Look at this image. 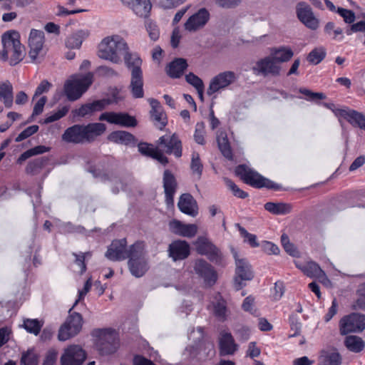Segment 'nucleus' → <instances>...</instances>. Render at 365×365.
<instances>
[{"instance_id":"17","label":"nucleus","mask_w":365,"mask_h":365,"mask_svg":"<svg viewBox=\"0 0 365 365\" xmlns=\"http://www.w3.org/2000/svg\"><path fill=\"white\" fill-rule=\"evenodd\" d=\"M112 101L109 98H103L83 104L79 108L72 111L73 117L86 118L93 115L96 112L104 110Z\"/></svg>"},{"instance_id":"3","label":"nucleus","mask_w":365,"mask_h":365,"mask_svg":"<svg viewBox=\"0 0 365 365\" xmlns=\"http://www.w3.org/2000/svg\"><path fill=\"white\" fill-rule=\"evenodd\" d=\"M126 49L128 44L120 36H107L98 45V55L102 59L120 63Z\"/></svg>"},{"instance_id":"42","label":"nucleus","mask_w":365,"mask_h":365,"mask_svg":"<svg viewBox=\"0 0 365 365\" xmlns=\"http://www.w3.org/2000/svg\"><path fill=\"white\" fill-rule=\"evenodd\" d=\"M264 209L274 215H286L291 212L292 206L284 202H268L264 205Z\"/></svg>"},{"instance_id":"11","label":"nucleus","mask_w":365,"mask_h":365,"mask_svg":"<svg viewBox=\"0 0 365 365\" xmlns=\"http://www.w3.org/2000/svg\"><path fill=\"white\" fill-rule=\"evenodd\" d=\"M135 250L133 245L127 249V241L125 238L113 240L106 252V257L112 261H121L130 258Z\"/></svg>"},{"instance_id":"1","label":"nucleus","mask_w":365,"mask_h":365,"mask_svg":"<svg viewBox=\"0 0 365 365\" xmlns=\"http://www.w3.org/2000/svg\"><path fill=\"white\" fill-rule=\"evenodd\" d=\"M106 130V126L102 123L76 124L66 129L62 135V140L68 143H90L103 134Z\"/></svg>"},{"instance_id":"39","label":"nucleus","mask_w":365,"mask_h":365,"mask_svg":"<svg viewBox=\"0 0 365 365\" xmlns=\"http://www.w3.org/2000/svg\"><path fill=\"white\" fill-rule=\"evenodd\" d=\"M89 35V32L86 30H79L68 36L66 41V46L69 48H79L83 41Z\"/></svg>"},{"instance_id":"40","label":"nucleus","mask_w":365,"mask_h":365,"mask_svg":"<svg viewBox=\"0 0 365 365\" xmlns=\"http://www.w3.org/2000/svg\"><path fill=\"white\" fill-rule=\"evenodd\" d=\"M341 356L335 351H325L321 352L319 358V365H340Z\"/></svg>"},{"instance_id":"38","label":"nucleus","mask_w":365,"mask_h":365,"mask_svg":"<svg viewBox=\"0 0 365 365\" xmlns=\"http://www.w3.org/2000/svg\"><path fill=\"white\" fill-rule=\"evenodd\" d=\"M307 276L309 277L321 278L325 276L324 272L321 269L318 264L314 262H308L304 265L296 264Z\"/></svg>"},{"instance_id":"12","label":"nucleus","mask_w":365,"mask_h":365,"mask_svg":"<svg viewBox=\"0 0 365 365\" xmlns=\"http://www.w3.org/2000/svg\"><path fill=\"white\" fill-rule=\"evenodd\" d=\"M195 273L202 278L207 286H212L217 279V273L215 268L204 259H197L193 264Z\"/></svg>"},{"instance_id":"15","label":"nucleus","mask_w":365,"mask_h":365,"mask_svg":"<svg viewBox=\"0 0 365 365\" xmlns=\"http://www.w3.org/2000/svg\"><path fill=\"white\" fill-rule=\"evenodd\" d=\"M298 19L308 29L316 30L319 25V19L314 16L311 6L305 2H299L296 6Z\"/></svg>"},{"instance_id":"5","label":"nucleus","mask_w":365,"mask_h":365,"mask_svg":"<svg viewBox=\"0 0 365 365\" xmlns=\"http://www.w3.org/2000/svg\"><path fill=\"white\" fill-rule=\"evenodd\" d=\"M93 335L97 337L96 346L101 355L113 354L118 349L119 341L114 330L98 329L93 331Z\"/></svg>"},{"instance_id":"8","label":"nucleus","mask_w":365,"mask_h":365,"mask_svg":"<svg viewBox=\"0 0 365 365\" xmlns=\"http://www.w3.org/2000/svg\"><path fill=\"white\" fill-rule=\"evenodd\" d=\"M231 253L235 262V274L234 286L237 290L241 289L245 284L243 281H250L254 277V274L249 262L245 258H240L237 251L231 247Z\"/></svg>"},{"instance_id":"54","label":"nucleus","mask_w":365,"mask_h":365,"mask_svg":"<svg viewBox=\"0 0 365 365\" xmlns=\"http://www.w3.org/2000/svg\"><path fill=\"white\" fill-rule=\"evenodd\" d=\"M145 28L152 41H155L159 38L160 31L158 26L154 22L150 21H146Z\"/></svg>"},{"instance_id":"35","label":"nucleus","mask_w":365,"mask_h":365,"mask_svg":"<svg viewBox=\"0 0 365 365\" xmlns=\"http://www.w3.org/2000/svg\"><path fill=\"white\" fill-rule=\"evenodd\" d=\"M108 139L115 143L130 145L135 143V136L129 132L124 130L113 131L109 134Z\"/></svg>"},{"instance_id":"55","label":"nucleus","mask_w":365,"mask_h":365,"mask_svg":"<svg viewBox=\"0 0 365 365\" xmlns=\"http://www.w3.org/2000/svg\"><path fill=\"white\" fill-rule=\"evenodd\" d=\"M69 107L67 106H63L61 109H59L58 111L55 112L53 114L48 116L44 119V123L48 124L51 123H53L54 121H56L63 116H65L67 113L68 112Z\"/></svg>"},{"instance_id":"64","label":"nucleus","mask_w":365,"mask_h":365,"mask_svg":"<svg viewBox=\"0 0 365 365\" xmlns=\"http://www.w3.org/2000/svg\"><path fill=\"white\" fill-rule=\"evenodd\" d=\"M262 248L268 255H277L279 252V247L271 242L264 241L262 242Z\"/></svg>"},{"instance_id":"14","label":"nucleus","mask_w":365,"mask_h":365,"mask_svg":"<svg viewBox=\"0 0 365 365\" xmlns=\"http://www.w3.org/2000/svg\"><path fill=\"white\" fill-rule=\"evenodd\" d=\"M86 357V353L81 346L71 345L61 356V365H82Z\"/></svg>"},{"instance_id":"57","label":"nucleus","mask_w":365,"mask_h":365,"mask_svg":"<svg viewBox=\"0 0 365 365\" xmlns=\"http://www.w3.org/2000/svg\"><path fill=\"white\" fill-rule=\"evenodd\" d=\"M336 12L344 19L346 24H352L356 19L355 13L346 9L339 7Z\"/></svg>"},{"instance_id":"6","label":"nucleus","mask_w":365,"mask_h":365,"mask_svg":"<svg viewBox=\"0 0 365 365\" xmlns=\"http://www.w3.org/2000/svg\"><path fill=\"white\" fill-rule=\"evenodd\" d=\"M235 172L246 184L254 187H267L274 190H278L280 188L279 185L262 176L257 172L247 168L245 165H238L236 168Z\"/></svg>"},{"instance_id":"36","label":"nucleus","mask_w":365,"mask_h":365,"mask_svg":"<svg viewBox=\"0 0 365 365\" xmlns=\"http://www.w3.org/2000/svg\"><path fill=\"white\" fill-rule=\"evenodd\" d=\"M0 101L6 108H9L13 105V86L9 81L0 83Z\"/></svg>"},{"instance_id":"34","label":"nucleus","mask_w":365,"mask_h":365,"mask_svg":"<svg viewBox=\"0 0 365 365\" xmlns=\"http://www.w3.org/2000/svg\"><path fill=\"white\" fill-rule=\"evenodd\" d=\"M293 56L294 52L289 47L286 46L272 48L270 52V56L278 64L289 61Z\"/></svg>"},{"instance_id":"24","label":"nucleus","mask_w":365,"mask_h":365,"mask_svg":"<svg viewBox=\"0 0 365 365\" xmlns=\"http://www.w3.org/2000/svg\"><path fill=\"white\" fill-rule=\"evenodd\" d=\"M163 182L165 203L168 206L173 205L174 202V195L176 192L178 183L175 177L169 170H165L164 171Z\"/></svg>"},{"instance_id":"19","label":"nucleus","mask_w":365,"mask_h":365,"mask_svg":"<svg viewBox=\"0 0 365 365\" xmlns=\"http://www.w3.org/2000/svg\"><path fill=\"white\" fill-rule=\"evenodd\" d=\"M236 79V74L233 71H229L219 73L211 80L207 90V94L212 96L220 89H223L234 83Z\"/></svg>"},{"instance_id":"58","label":"nucleus","mask_w":365,"mask_h":365,"mask_svg":"<svg viewBox=\"0 0 365 365\" xmlns=\"http://www.w3.org/2000/svg\"><path fill=\"white\" fill-rule=\"evenodd\" d=\"M239 231L242 237H244L247 242L252 247H257L259 246V243L257 242V237L256 235L249 233L244 227H241L239 224L237 225Z\"/></svg>"},{"instance_id":"21","label":"nucleus","mask_w":365,"mask_h":365,"mask_svg":"<svg viewBox=\"0 0 365 365\" xmlns=\"http://www.w3.org/2000/svg\"><path fill=\"white\" fill-rule=\"evenodd\" d=\"M168 252L169 257L174 262L184 260L190 254V247L186 241L178 240L169 245Z\"/></svg>"},{"instance_id":"49","label":"nucleus","mask_w":365,"mask_h":365,"mask_svg":"<svg viewBox=\"0 0 365 365\" xmlns=\"http://www.w3.org/2000/svg\"><path fill=\"white\" fill-rule=\"evenodd\" d=\"M122 56H123L125 65L130 71L134 69L138 65L139 68H141L142 61L140 58L137 54L130 53L128 51V48L125 50V53Z\"/></svg>"},{"instance_id":"20","label":"nucleus","mask_w":365,"mask_h":365,"mask_svg":"<svg viewBox=\"0 0 365 365\" xmlns=\"http://www.w3.org/2000/svg\"><path fill=\"white\" fill-rule=\"evenodd\" d=\"M44 33L42 31L31 29L29 38L30 50L29 56L33 62L36 61L43 49Z\"/></svg>"},{"instance_id":"13","label":"nucleus","mask_w":365,"mask_h":365,"mask_svg":"<svg viewBox=\"0 0 365 365\" xmlns=\"http://www.w3.org/2000/svg\"><path fill=\"white\" fill-rule=\"evenodd\" d=\"M158 148L166 154H173L176 158L182 156V142L176 133L173 135H165L159 138L156 141Z\"/></svg>"},{"instance_id":"53","label":"nucleus","mask_w":365,"mask_h":365,"mask_svg":"<svg viewBox=\"0 0 365 365\" xmlns=\"http://www.w3.org/2000/svg\"><path fill=\"white\" fill-rule=\"evenodd\" d=\"M357 295L358 299L353 304V309L365 310V282L359 286Z\"/></svg>"},{"instance_id":"33","label":"nucleus","mask_w":365,"mask_h":365,"mask_svg":"<svg viewBox=\"0 0 365 365\" xmlns=\"http://www.w3.org/2000/svg\"><path fill=\"white\" fill-rule=\"evenodd\" d=\"M214 315L220 322L227 320L229 315V309L227 307V302L222 298L220 293L216 294L212 302Z\"/></svg>"},{"instance_id":"28","label":"nucleus","mask_w":365,"mask_h":365,"mask_svg":"<svg viewBox=\"0 0 365 365\" xmlns=\"http://www.w3.org/2000/svg\"><path fill=\"white\" fill-rule=\"evenodd\" d=\"M149 103L151 106L150 111V116L155 125L162 130L168 123L166 115L163 111L160 102L155 98H149Z\"/></svg>"},{"instance_id":"47","label":"nucleus","mask_w":365,"mask_h":365,"mask_svg":"<svg viewBox=\"0 0 365 365\" xmlns=\"http://www.w3.org/2000/svg\"><path fill=\"white\" fill-rule=\"evenodd\" d=\"M208 260L217 267H225L227 264V259L225 255L217 247L207 257Z\"/></svg>"},{"instance_id":"9","label":"nucleus","mask_w":365,"mask_h":365,"mask_svg":"<svg viewBox=\"0 0 365 365\" xmlns=\"http://www.w3.org/2000/svg\"><path fill=\"white\" fill-rule=\"evenodd\" d=\"M133 249L135 250L134 252L128 259V268L132 274L135 277H143L148 269L147 260L143 255V242H137L133 245Z\"/></svg>"},{"instance_id":"16","label":"nucleus","mask_w":365,"mask_h":365,"mask_svg":"<svg viewBox=\"0 0 365 365\" xmlns=\"http://www.w3.org/2000/svg\"><path fill=\"white\" fill-rule=\"evenodd\" d=\"M252 69L257 75L278 76L282 68L269 55L257 61Z\"/></svg>"},{"instance_id":"25","label":"nucleus","mask_w":365,"mask_h":365,"mask_svg":"<svg viewBox=\"0 0 365 365\" xmlns=\"http://www.w3.org/2000/svg\"><path fill=\"white\" fill-rule=\"evenodd\" d=\"M138 151L145 156L156 160L163 165L168 163V158L162 153L158 146L155 147L153 144L148 143H140L138 145Z\"/></svg>"},{"instance_id":"23","label":"nucleus","mask_w":365,"mask_h":365,"mask_svg":"<svg viewBox=\"0 0 365 365\" xmlns=\"http://www.w3.org/2000/svg\"><path fill=\"white\" fill-rule=\"evenodd\" d=\"M129 88L133 98H141L143 97V71L138 65L131 70Z\"/></svg>"},{"instance_id":"48","label":"nucleus","mask_w":365,"mask_h":365,"mask_svg":"<svg viewBox=\"0 0 365 365\" xmlns=\"http://www.w3.org/2000/svg\"><path fill=\"white\" fill-rule=\"evenodd\" d=\"M43 323L37 319H26L24 320V328L29 333L37 336L42 328Z\"/></svg>"},{"instance_id":"10","label":"nucleus","mask_w":365,"mask_h":365,"mask_svg":"<svg viewBox=\"0 0 365 365\" xmlns=\"http://www.w3.org/2000/svg\"><path fill=\"white\" fill-rule=\"evenodd\" d=\"M365 329V314L352 313L340 321V333L346 335L351 332H361Z\"/></svg>"},{"instance_id":"59","label":"nucleus","mask_w":365,"mask_h":365,"mask_svg":"<svg viewBox=\"0 0 365 365\" xmlns=\"http://www.w3.org/2000/svg\"><path fill=\"white\" fill-rule=\"evenodd\" d=\"M39 127L36 125H31L24 129L19 135L16 138V142H21L24 139L30 137L33 134L36 133L38 130Z\"/></svg>"},{"instance_id":"45","label":"nucleus","mask_w":365,"mask_h":365,"mask_svg":"<svg viewBox=\"0 0 365 365\" xmlns=\"http://www.w3.org/2000/svg\"><path fill=\"white\" fill-rule=\"evenodd\" d=\"M327 51L324 47H317L310 51L307 56V61L314 65L321 63L326 57Z\"/></svg>"},{"instance_id":"60","label":"nucleus","mask_w":365,"mask_h":365,"mask_svg":"<svg viewBox=\"0 0 365 365\" xmlns=\"http://www.w3.org/2000/svg\"><path fill=\"white\" fill-rule=\"evenodd\" d=\"M299 93L307 96V100L308 101H315L318 99H324L326 98L325 95L322 93H314L312 91L301 88L299 90Z\"/></svg>"},{"instance_id":"43","label":"nucleus","mask_w":365,"mask_h":365,"mask_svg":"<svg viewBox=\"0 0 365 365\" xmlns=\"http://www.w3.org/2000/svg\"><path fill=\"white\" fill-rule=\"evenodd\" d=\"M48 160L46 157H40L29 161L26 168V173L32 175L38 174Z\"/></svg>"},{"instance_id":"56","label":"nucleus","mask_w":365,"mask_h":365,"mask_svg":"<svg viewBox=\"0 0 365 365\" xmlns=\"http://www.w3.org/2000/svg\"><path fill=\"white\" fill-rule=\"evenodd\" d=\"M205 126L203 123H197L195 126V130L194 134L195 141L200 145H204L205 140L204 138L205 135Z\"/></svg>"},{"instance_id":"4","label":"nucleus","mask_w":365,"mask_h":365,"mask_svg":"<svg viewBox=\"0 0 365 365\" xmlns=\"http://www.w3.org/2000/svg\"><path fill=\"white\" fill-rule=\"evenodd\" d=\"M93 74L91 72L82 76H73L64 85V91L69 101H74L81 97L92 84Z\"/></svg>"},{"instance_id":"31","label":"nucleus","mask_w":365,"mask_h":365,"mask_svg":"<svg viewBox=\"0 0 365 365\" xmlns=\"http://www.w3.org/2000/svg\"><path fill=\"white\" fill-rule=\"evenodd\" d=\"M187 60L182 58H175L165 67L167 75L171 78H180L187 68Z\"/></svg>"},{"instance_id":"61","label":"nucleus","mask_w":365,"mask_h":365,"mask_svg":"<svg viewBox=\"0 0 365 365\" xmlns=\"http://www.w3.org/2000/svg\"><path fill=\"white\" fill-rule=\"evenodd\" d=\"M46 101H47V98L46 96H42L38 99V101L34 105L32 115L31 117V119L29 120V122L32 120V118L34 116L38 115L43 112V107H44Z\"/></svg>"},{"instance_id":"18","label":"nucleus","mask_w":365,"mask_h":365,"mask_svg":"<svg viewBox=\"0 0 365 365\" xmlns=\"http://www.w3.org/2000/svg\"><path fill=\"white\" fill-rule=\"evenodd\" d=\"M98 119L101 121L105 120L109 123L126 128L137 125L135 117L126 113L105 112L100 115Z\"/></svg>"},{"instance_id":"62","label":"nucleus","mask_w":365,"mask_h":365,"mask_svg":"<svg viewBox=\"0 0 365 365\" xmlns=\"http://www.w3.org/2000/svg\"><path fill=\"white\" fill-rule=\"evenodd\" d=\"M254 302L255 299L251 296L246 297L242 304L243 310L253 315H257V309L254 308Z\"/></svg>"},{"instance_id":"44","label":"nucleus","mask_w":365,"mask_h":365,"mask_svg":"<svg viewBox=\"0 0 365 365\" xmlns=\"http://www.w3.org/2000/svg\"><path fill=\"white\" fill-rule=\"evenodd\" d=\"M49 150V147H46L45 145H37L24 152L17 159V163L21 164L24 161L34 155L43 154Z\"/></svg>"},{"instance_id":"52","label":"nucleus","mask_w":365,"mask_h":365,"mask_svg":"<svg viewBox=\"0 0 365 365\" xmlns=\"http://www.w3.org/2000/svg\"><path fill=\"white\" fill-rule=\"evenodd\" d=\"M227 187L232 192V194L239 198L245 199L248 197V193L241 190L232 180L227 178H224Z\"/></svg>"},{"instance_id":"29","label":"nucleus","mask_w":365,"mask_h":365,"mask_svg":"<svg viewBox=\"0 0 365 365\" xmlns=\"http://www.w3.org/2000/svg\"><path fill=\"white\" fill-rule=\"evenodd\" d=\"M170 230L178 235L192 237L197 232V227L194 224H182L180 221L173 220L169 222Z\"/></svg>"},{"instance_id":"50","label":"nucleus","mask_w":365,"mask_h":365,"mask_svg":"<svg viewBox=\"0 0 365 365\" xmlns=\"http://www.w3.org/2000/svg\"><path fill=\"white\" fill-rule=\"evenodd\" d=\"M38 355L34 351V349H28L22 353L21 358V365H38Z\"/></svg>"},{"instance_id":"26","label":"nucleus","mask_w":365,"mask_h":365,"mask_svg":"<svg viewBox=\"0 0 365 365\" xmlns=\"http://www.w3.org/2000/svg\"><path fill=\"white\" fill-rule=\"evenodd\" d=\"M336 116L342 117L352 125L365 130V115L354 110L338 109L334 111Z\"/></svg>"},{"instance_id":"37","label":"nucleus","mask_w":365,"mask_h":365,"mask_svg":"<svg viewBox=\"0 0 365 365\" xmlns=\"http://www.w3.org/2000/svg\"><path fill=\"white\" fill-rule=\"evenodd\" d=\"M194 245L197 252L201 255L206 256L207 258L217 247L209 239L205 237H199Z\"/></svg>"},{"instance_id":"30","label":"nucleus","mask_w":365,"mask_h":365,"mask_svg":"<svg viewBox=\"0 0 365 365\" xmlns=\"http://www.w3.org/2000/svg\"><path fill=\"white\" fill-rule=\"evenodd\" d=\"M219 346L221 356L232 355L238 348L231 333L226 331L220 333Z\"/></svg>"},{"instance_id":"32","label":"nucleus","mask_w":365,"mask_h":365,"mask_svg":"<svg viewBox=\"0 0 365 365\" xmlns=\"http://www.w3.org/2000/svg\"><path fill=\"white\" fill-rule=\"evenodd\" d=\"M178 206L182 212L188 215L195 217L197 214V202L189 193H184L180 197Z\"/></svg>"},{"instance_id":"51","label":"nucleus","mask_w":365,"mask_h":365,"mask_svg":"<svg viewBox=\"0 0 365 365\" xmlns=\"http://www.w3.org/2000/svg\"><path fill=\"white\" fill-rule=\"evenodd\" d=\"M217 144L219 149L221 151L223 156L227 158L228 160H232L233 157L232 152L227 138L226 136L217 138Z\"/></svg>"},{"instance_id":"22","label":"nucleus","mask_w":365,"mask_h":365,"mask_svg":"<svg viewBox=\"0 0 365 365\" xmlns=\"http://www.w3.org/2000/svg\"><path fill=\"white\" fill-rule=\"evenodd\" d=\"M209 19V11L205 8L200 9L186 21L184 24L185 29L190 32H195L203 28Z\"/></svg>"},{"instance_id":"46","label":"nucleus","mask_w":365,"mask_h":365,"mask_svg":"<svg viewBox=\"0 0 365 365\" xmlns=\"http://www.w3.org/2000/svg\"><path fill=\"white\" fill-rule=\"evenodd\" d=\"M190 169L197 180H200L202 174L203 165L201 163L199 153L196 152H193L192 154Z\"/></svg>"},{"instance_id":"27","label":"nucleus","mask_w":365,"mask_h":365,"mask_svg":"<svg viewBox=\"0 0 365 365\" xmlns=\"http://www.w3.org/2000/svg\"><path fill=\"white\" fill-rule=\"evenodd\" d=\"M129 7L138 16L147 18L150 13L152 4L150 0H120Z\"/></svg>"},{"instance_id":"7","label":"nucleus","mask_w":365,"mask_h":365,"mask_svg":"<svg viewBox=\"0 0 365 365\" xmlns=\"http://www.w3.org/2000/svg\"><path fill=\"white\" fill-rule=\"evenodd\" d=\"M73 306L68 310V316L64 323L60 327L58 334V339L61 341H66L80 333L82 329L83 319L82 315L76 312H73Z\"/></svg>"},{"instance_id":"63","label":"nucleus","mask_w":365,"mask_h":365,"mask_svg":"<svg viewBox=\"0 0 365 365\" xmlns=\"http://www.w3.org/2000/svg\"><path fill=\"white\" fill-rule=\"evenodd\" d=\"M186 81L195 88L202 87L204 86L202 81L193 73H189L185 76Z\"/></svg>"},{"instance_id":"41","label":"nucleus","mask_w":365,"mask_h":365,"mask_svg":"<svg viewBox=\"0 0 365 365\" xmlns=\"http://www.w3.org/2000/svg\"><path fill=\"white\" fill-rule=\"evenodd\" d=\"M344 344L349 351L354 353L361 351L365 346L364 340L361 337L355 335L347 336L345 338Z\"/></svg>"},{"instance_id":"2","label":"nucleus","mask_w":365,"mask_h":365,"mask_svg":"<svg viewBox=\"0 0 365 365\" xmlns=\"http://www.w3.org/2000/svg\"><path fill=\"white\" fill-rule=\"evenodd\" d=\"M3 49L0 57L3 61H9L11 66H16L24 56V48L19 41L17 31H9L4 33L1 38Z\"/></svg>"}]
</instances>
